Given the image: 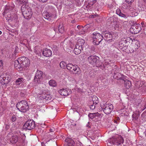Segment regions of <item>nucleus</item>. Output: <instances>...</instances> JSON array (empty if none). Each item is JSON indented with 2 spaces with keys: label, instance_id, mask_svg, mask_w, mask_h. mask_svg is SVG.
Returning <instances> with one entry per match:
<instances>
[{
  "label": "nucleus",
  "instance_id": "nucleus-38",
  "mask_svg": "<svg viewBox=\"0 0 146 146\" xmlns=\"http://www.w3.org/2000/svg\"><path fill=\"white\" fill-rule=\"evenodd\" d=\"M65 65H66V68L68 70L70 71V70H72V67H73V64H65Z\"/></svg>",
  "mask_w": 146,
  "mask_h": 146
},
{
  "label": "nucleus",
  "instance_id": "nucleus-52",
  "mask_svg": "<svg viewBox=\"0 0 146 146\" xmlns=\"http://www.w3.org/2000/svg\"><path fill=\"white\" fill-rule=\"evenodd\" d=\"M116 120H117L118 121V123L119 122V120H120V118H119V117H117L116 118Z\"/></svg>",
  "mask_w": 146,
  "mask_h": 146
},
{
  "label": "nucleus",
  "instance_id": "nucleus-33",
  "mask_svg": "<svg viewBox=\"0 0 146 146\" xmlns=\"http://www.w3.org/2000/svg\"><path fill=\"white\" fill-rule=\"evenodd\" d=\"M34 51L35 54L38 55L41 53V50H38L37 47H35Z\"/></svg>",
  "mask_w": 146,
  "mask_h": 146
},
{
  "label": "nucleus",
  "instance_id": "nucleus-5",
  "mask_svg": "<svg viewBox=\"0 0 146 146\" xmlns=\"http://www.w3.org/2000/svg\"><path fill=\"white\" fill-rule=\"evenodd\" d=\"M11 76L6 73L2 74L0 76V82L3 84H8L11 80Z\"/></svg>",
  "mask_w": 146,
  "mask_h": 146
},
{
  "label": "nucleus",
  "instance_id": "nucleus-61",
  "mask_svg": "<svg viewBox=\"0 0 146 146\" xmlns=\"http://www.w3.org/2000/svg\"><path fill=\"white\" fill-rule=\"evenodd\" d=\"M21 95L22 96H23V95H24V94L23 93H22V92H21Z\"/></svg>",
  "mask_w": 146,
  "mask_h": 146
},
{
  "label": "nucleus",
  "instance_id": "nucleus-60",
  "mask_svg": "<svg viewBox=\"0 0 146 146\" xmlns=\"http://www.w3.org/2000/svg\"><path fill=\"white\" fill-rule=\"evenodd\" d=\"M3 66V64H0V69L2 68Z\"/></svg>",
  "mask_w": 146,
  "mask_h": 146
},
{
  "label": "nucleus",
  "instance_id": "nucleus-46",
  "mask_svg": "<svg viewBox=\"0 0 146 146\" xmlns=\"http://www.w3.org/2000/svg\"><path fill=\"white\" fill-rule=\"evenodd\" d=\"M9 125H5V129H6V130H7L8 129H9Z\"/></svg>",
  "mask_w": 146,
  "mask_h": 146
},
{
  "label": "nucleus",
  "instance_id": "nucleus-24",
  "mask_svg": "<svg viewBox=\"0 0 146 146\" xmlns=\"http://www.w3.org/2000/svg\"><path fill=\"white\" fill-rule=\"evenodd\" d=\"M92 99V100L90 101V104H94L96 105L98 103V98L96 96H93Z\"/></svg>",
  "mask_w": 146,
  "mask_h": 146
},
{
  "label": "nucleus",
  "instance_id": "nucleus-35",
  "mask_svg": "<svg viewBox=\"0 0 146 146\" xmlns=\"http://www.w3.org/2000/svg\"><path fill=\"white\" fill-rule=\"evenodd\" d=\"M104 65V64H95L93 66L94 67L99 68H100V69H103L105 68V67Z\"/></svg>",
  "mask_w": 146,
  "mask_h": 146
},
{
  "label": "nucleus",
  "instance_id": "nucleus-21",
  "mask_svg": "<svg viewBox=\"0 0 146 146\" xmlns=\"http://www.w3.org/2000/svg\"><path fill=\"white\" fill-rule=\"evenodd\" d=\"M18 2L21 4H23L21 6V8L28 7V2L27 0H17Z\"/></svg>",
  "mask_w": 146,
  "mask_h": 146
},
{
  "label": "nucleus",
  "instance_id": "nucleus-19",
  "mask_svg": "<svg viewBox=\"0 0 146 146\" xmlns=\"http://www.w3.org/2000/svg\"><path fill=\"white\" fill-rule=\"evenodd\" d=\"M125 76L121 74L120 73L115 72L113 76V77L114 78H115L117 80L121 79L124 80L125 79Z\"/></svg>",
  "mask_w": 146,
  "mask_h": 146
},
{
  "label": "nucleus",
  "instance_id": "nucleus-16",
  "mask_svg": "<svg viewBox=\"0 0 146 146\" xmlns=\"http://www.w3.org/2000/svg\"><path fill=\"white\" fill-rule=\"evenodd\" d=\"M59 92L62 96H66L71 94V90L69 89L62 88L60 89L59 91Z\"/></svg>",
  "mask_w": 146,
  "mask_h": 146
},
{
  "label": "nucleus",
  "instance_id": "nucleus-13",
  "mask_svg": "<svg viewBox=\"0 0 146 146\" xmlns=\"http://www.w3.org/2000/svg\"><path fill=\"white\" fill-rule=\"evenodd\" d=\"M130 29L131 30H133V32L132 33H133L135 34L138 33L141 30L140 25L138 24H135L133 25L131 27Z\"/></svg>",
  "mask_w": 146,
  "mask_h": 146
},
{
  "label": "nucleus",
  "instance_id": "nucleus-4",
  "mask_svg": "<svg viewBox=\"0 0 146 146\" xmlns=\"http://www.w3.org/2000/svg\"><path fill=\"white\" fill-rule=\"evenodd\" d=\"M28 7H24L25 9V10H23L24 9H23V8H21V10L24 18L27 19H29L32 17L33 12L30 8Z\"/></svg>",
  "mask_w": 146,
  "mask_h": 146
},
{
  "label": "nucleus",
  "instance_id": "nucleus-15",
  "mask_svg": "<svg viewBox=\"0 0 146 146\" xmlns=\"http://www.w3.org/2000/svg\"><path fill=\"white\" fill-rule=\"evenodd\" d=\"M6 16H7L6 18L7 20H8L9 21L11 20L13 21L14 22L16 21L17 19V15L15 14H14L11 15V14H8L7 13Z\"/></svg>",
  "mask_w": 146,
  "mask_h": 146
},
{
  "label": "nucleus",
  "instance_id": "nucleus-29",
  "mask_svg": "<svg viewBox=\"0 0 146 146\" xmlns=\"http://www.w3.org/2000/svg\"><path fill=\"white\" fill-rule=\"evenodd\" d=\"M14 7L13 6H9L6 7L5 9V10L4 13L6 14V13H7L9 14V13L8 12L9 11H11L14 8Z\"/></svg>",
  "mask_w": 146,
  "mask_h": 146
},
{
  "label": "nucleus",
  "instance_id": "nucleus-26",
  "mask_svg": "<svg viewBox=\"0 0 146 146\" xmlns=\"http://www.w3.org/2000/svg\"><path fill=\"white\" fill-rule=\"evenodd\" d=\"M18 141V137L17 135L12 137L10 139V142L12 143H16Z\"/></svg>",
  "mask_w": 146,
  "mask_h": 146
},
{
  "label": "nucleus",
  "instance_id": "nucleus-57",
  "mask_svg": "<svg viewBox=\"0 0 146 146\" xmlns=\"http://www.w3.org/2000/svg\"><path fill=\"white\" fill-rule=\"evenodd\" d=\"M70 33H71V35H73V33H74V32L72 31H70Z\"/></svg>",
  "mask_w": 146,
  "mask_h": 146
},
{
  "label": "nucleus",
  "instance_id": "nucleus-64",
  "mask_svg": "<svg viewBox=\"0 0 146 146\" xmlns=\"http://www.w3.org/2000/svg\"><path fill=\"white\" fill-rule=\"evenodd\" d=\"M76 125V124H74V126H75Z\"/></svg>",
  "mask_w": 146,
  "mask_h": 146
},
{
  "label": "nucleus",
  "instance_id": "nucleus-22",
  "mask_svg": "<svg viewBox=\"0 0 146 146\" xmlns=\"http://www.w3.org/2000/svg\"><path fill=\"white\" fill-rule=\"evenodd\" d=\"M66 142L67 143L68 146H74L75 143L73 140L70 138H67L65 140Z\"/></svg>",
  "mask_w": 146,
  "mask_h": 146
},
{
  "label": "nucleus",
  "instance_id": "nucleus-55",
  "mask_svg": "<svg viewBox=\"0 0 146 146\" xmlns=\"http://www.w3.org/2000/svg\"><path fill=\"white\" fill-rule=\"evenodd\" d=\"M77 28L79 29H80L81 28V27L80 25H78L77 27Z\"/></svg>",
  "mask_w": 146,
  "mask_h": 146
},
{
  "label": "nucleus",
  "instance_id": "nucleus-62",
  "mask_svg": "<svg viewBox=\"0 0 146 146\" xmlns=\"http://www.w3.org/2000/svg\"><path fill=\"white\" fill-rule=\"evenodd\" d=\"M2 33V32H1V31H0V35H1Z\"/></svg>",
  "mask_w": 146,
  "mask_h": 146
},
{
  "label": "nucleus",
  "instance_id": "nucleus-6",
  "mask_svg": "<svg viewBox=\"0 0 146 146\" xmlns=\"http://www.w3.org/2000/svg\"><path fill=\"white\" fill-rule=\"evenodd\" d=\"M101 108L102 110H103L105 114H108L112 111L113 109V106L111 104H106L103 105L102 107H101Z\"/></svg>",
  "mask_w": 146,
  "mask_h": 146
},
{
  "label": "nucleus",
  "instance_id": "nucleus-18",
  "mask_svg": "<svg viewBox=\"0 0 146 146\" xmlns=\"http://www.w3.org/2000/svg\"><path fill=\"white\" fill-rule=\"evenodd\" d=\"M43 16L44 18L49 21L53 20L54 18V15L51 14H49L48 13H44L43 14Z\"/></svg>",
  "mask_w": 146,
  "mask_h": 146
},
{
  "label": "nucleus",
  "instance_id": "nucleus-44",
  "mask_svg": "<svg viewBox=\"0 0 146 146\" xmlns=\"http://www.w3.org/2000/svg\"><path fill=\"white\" fill-rule=\"evenodd\" d=\"M60 67L62 68H66V66L65 64H59Z\"/></svg>",
  "mask_w": 146,
  "mask_h": 146
},
{
  "label": "nucleus",
  "instance_id": "nucleus-20",
  "mask_svg": "<svg viewBox=\"0 0 146 146\" xmlns=\"http://www.w3.org/2000/svg\"><path fill=\"white\" fill-rule=\"evenodd\" d=\"M42 54L44 56L49 57L51 56L52 54V51L49 49L46 48L43 50Z\"/></svg>",
  "mask_w": 146,
  "mask_h": 146
},
{
  "label": "nucleus",
  "instance_id": "nucleus-30",
  "mask_svg": "<svg viewBox=\"0 0 146 146\" xmlns=\"http://www.w3.org/2000/svg\"><path fill=\"white\" fill-rule=\"evenodd\" d=\"M48 83L50 86L53 87L56 86V81L52 80H50L49 82Z\"/></svg>",
  "mask_w": 146,
  "mask_h": 146
},
{
  "label": "nucleus",
  "instance_id": "nucleus-9",
  "mask_svg": "<svg viewBox=\"0 0 146 146\" xmlns=\"http://www.w3.org/2000/svg\"><path fill=\"white\" fill-rule=\"evenodd\" d=\"M15 64H29L30 60L29 59L25 57H21L18 58L14 61Z\"/></svg>",
  "mask_w": 146,
  "mask_h": 146
},
{
  "label": "nucleus",
  "instance_id": "nucleus-43",
  "mask_svg": "<svg viewBox=\"0 0 146 146\" xmlns=\"http://www.w3.org/2000/svg\"><path fill=\"white\" fill-rule=\"evenodd\" d=\"M126 2L128 3V5L129 3H131L133 2L134 0H125Z\"/></svg>",
  "mask_w": 146,
  "mask_h": 146
},
{
  "label": "nucleus",
  "instance_id": "nucleus-34",
  "mask_svg": "<svg viewBox=\"0 0 146 146\" xmlns=\"http://www.w3.org/2000/svg\"><path fill=\"white\" fill-rule=\"evenodd\" d=\"M139 115L138 114L136 113H134L132 115L133 119L135 120H137L139 117Z\"/></svg>",
  "mask_w": 146,
  "mask_h": 146
},
{
  "label": "nucleus",
  "instance_id": "nucleus-14",
  "mask_svg": "<svg viewBox=\"0 0 146 146\" xmlns=\"http://www.w3.org/2000/svg\"><path fill=\"white\" fill-rule=\"evenodd\" d=\"M102 34L105 40L108 41L111 39L112 36L111 33L108 31H105L102 32Z\"/></svg>",
  "mask_w": 146,
  "mask_h": 146
},
{
  "label": "nucleus",
  "instance_id": "nucleus-32",
  "mask_svg": "<svg viewBox=\"0 0 146 146\" xmlns=\"http://www.w3.org/2000/svg\"><path fill=\"white\" fill-rule=\"evenodd\" d=\"M21 65V64H14V66L17 70L21 71L23 70V67Z\"/></svg>",
  "mask_w": 146,
  "mask_h": 146
},
{
  "label": "nucleus",
  "instance_id": "nucleus-40",
  "mask_svg": "<svg viewBox=\"0 0 146 146\" xmlns=\"http://www.w3.org/2000/svg\"><path fill=\"white\" fill-rule=\"evenodd\" d=\"M90 108L92 110H94L96 107V105H95V104H90Z\"/></svg>",
  "mask_w": 146,
  "mask_h": 146
},
{
  "label": "nucleus",
  "instance_id": "nucleus-58",
  "mask_svg": "<svg viewBox=\"0 0 146 146\" xmlns=\"http://www.w3.org/2000/svg\"><path fill=\"white\" fill-rule=\"evenodd\" d=\"M3 61L2 60H0V63H1V64H3Z\"/></svg>",
  "mask_w": 146,
  "mask_h": 146
},
{
  "label": "nucleus",
  "instance_id": "nucleus-1",
  "mask_svg": "<svg viewBox=\"0 0 146 146\" xmlns=\"http://www.w3.org/2000/svg\"><path fill=\"white\" fill-rule=\"evenodd\" d=\"M16 107L20 111L25 112L28 110L29 106L26 101L22 100L17 103L16 104Z\"/></svg>",
  "mask_w": 146,
  "mask_h": 146
},
{
  "label": "nucleus",
  "instance_id": "nucleus-39",
  "mask_svg": "<svg viewBox=\"0 0 146 146\" xmlns=\"http://www.w3.org/2000/svg\"><path fill=\"white\" fill-rule=\"evenodd\" d=\"M17 119L15 115H13L12 116L11 119V120L12 122H14Z\"/></svg>",
  "mask_w": 146,
  "mask_h": 146
},
{
  "label": "nucleus",
  "instance_id": "nucleus-42",
  "mask_svg": "<svg viewBox=\"0 0 146 146\" xmlns=\"http://www.w3.org/2000/svg\"><path fill=\"white\" fill-rule=\"evenodd\" d=\"M142 91L144 92H146V86L145 85L143 87Z\"/></svg>",
  "mask_w": 146,
  "mask_h": 146
},
{
  "label": "nucleus",
  "instance_id": "nucleus-63",
  "mask_svg": "<svg viewBox=\"0 0 146 146\" xmlns=\"http://www.w3.org/2000/svg\"><path fill=\"white\" fill-rule=\"evenodd\" d=\"M128 6H127V7H126V8H128Z\"/></svg>",
  "mask_w": 146,
  "mask_h": 146
},
{
  "label": "nucleus",
  "instance_id": "nucleus-53",
  "mask_svg": "<svg viewBox=\"0 0 146 146\" xmlns=\"http://www.w3.org/2000/svg\"><path fill=\"white\" fill-rule=\"evenodd\" d=\"M81 30H83V31H81V33H80V34H84L85 33V32L84 31V30H83V29H81Z\"/></svg>",
  "mask_w": 146,
  "mask_h": 146
},
{
  "label": "nucleus",
  "instance_id": "nucleus-7",
  "mask_svg": "<svg viewBox=\"0 0 146 146\" xmlns=\"http://www.w3.org/2000/svg\"><path fill=\"white\" fill-rule=\"evenodd\" d=\"M48 92L42 91L37 94V98L41 100L45 99L46 100H50L52 97Z\"/></svg>",
  "mask_w": 146,
  "mask_h": 146
},
{
  "label": "nucleus",
  "instance_id": "nucleus-59",
  "mask_svg": "<svg viewBox=\"0 0 146 146\" xmlns=\"http://www.w3.org/2000/svg\"><path fill=\"white\" fill-rule=\"evenodd\" d=\"M118 122V121L116 120H114V123H117Z\"/></svg>",
  "mask_w": 146,
  "mask_h": 146
},
{
  "label": "nucleus",
  "instance_id": "nucleus-54",
  "mask_svg": "<svg viewBox=\"0 0 146 146\" xmlns=\"http://www.w3.org/2000/svg\"><path fill=\"white\" fill-rule=\"evenodd\" d=\"M144 108L142 110V111H143L145 108H146V102L145 103V104L144 105Z\"/></svg>",
  "mask_w": 146,
  "mask_h": 146
},
{
  "label": "nucleus",
  "instance_id": "nucleus-37",
  "mask_svg": "<svg viewBox=\"0 0 146 146\" xmlns=\"http://www.w3.org/2000/svg\"><path fill=\"white\" fill-rule=\"evenodd\" d=\"M75 65H74L73 64V67H72V70H70V71H72V72H73V71L75 72L77 70L78 66L76 64H75Z\"/></svg>",
  "mask_w": 146,
  "mask_h": 146
},
{
  "label": "nucleus",
  "instance_id": "nucleus-49",
  "mask_svg": "<svg viewBox=\"0 0 146 146\" xmlns=\"http://www.w3.org/2000/svg\"><path fill=\"white\" fill-rule=\"evenodd\" d=\"M84 0H79L78 2H77L80 4H81V3Z\"/></svg>",
  "mask_w": 146,
  "mask_h": 146
},
{
  "label": "nucleus",
  "instance_id": "nucleus-23",
  "mask_svg": "<svg viewBox=\"0 0 146 146\" xmlns=\"http://www.w3.org/2000/svg\"><path fill=\"white\" fill-rule=\"evenodd\" d=\"M128 41L127 40L126 38H122L119 43V45L120 46L122 47H125L127 46L126 45L127 43V42Z\"/></svg>",
  "mask_w": 146,
  "mask_h": 146
},
{
  "label": "nucleus",
  "instance_id": "nucleus-51",
  "mask_svg": "<svg viewBox=\"0 0 146 146\" xmlns=\"http://www.w3.org/2000/svg\"><path fill=\"white\" fill-rule=\"evenodd\" d=\"M42 2H44L48 0H38Z\"/></svg>",
  "mask_w": 146,
  "mask_h": 146
},
{
  "label": "nucleus",
  "instance_id": "nucleus-41",
  "mask_svg": "<svg viewBox=\"0 0 146 146\" xmlns=\"http://www.w3.org/2000/svg\"><path fill=\"white\" fill-rule=\"evenodd\" d=\"M137 15V13L132 12L130 16L132 17H135Z\"/></svg>",
  "mask_w": 146,
  "mask_h": 146
},
{
  "label": "nucleus",
  "instance_id": "nucleus-8",
  "mask_svg": "<svg viewBox=\"0 0 146 146\" xmlns=\"http://www.w3.org/2000/svg\"><path fill=\"white\" fill-rule=\"evenodd\" d=\"M35 127V123L33 120H28L24 125V127L26 129L31 130L34 129Z\"/></svg>",
  "mask_w": 146,
  "mask_h": 146
},
{
  "label": "nucleus",
  "instance_id": "nucleus-10",
  "mask_svg": "<svg viewBox=\"0 0 146 146\" xmlns=\"http://www.w3.org/2000/svg\"><path fill=\"white\" fill-rule=\"evenodd\" d=\"M88 63L90 64L98 63L100 61L99 58L96 56H90L88 58Z\"/></svg>",
  "mask_w": 146,
  "mask_h": 146
},
{
  "label": "nucleus",
  "instance_id": "nucleus-2",
  "mask_svg": "<svg viewBox=\"0 0 146 146\" xmlns=\"http://www.w3.org/2000/svg\"><path fill=\"white\" fill-rule=\"evenodd\" d=\"M108 141L110 143L118 146H122L121 145L123 143L124 141L123 137L119 136L112 138L109 139Z\"/></svg>",
  "mask_w": 146,
  "mask_h": 146
},
{
  "label": "nucleus",
  "instance_id": "nucleus-28",
  "mask_svg": "<svg viewBox=\"0 0 146 146\" xmlns=\"http://www.w3.org/2000/svg\"><path fill=\"white\" fill-rule=\"evenodd\" d=\"M82 50L83 49L77 48L76 46L75 48L74 49V52L76 54L78 55L80 54Z\"/></svg>",
  "mask_w": 146,
  "mask_h": 146
},
{
  "label": "nucleus",
  "instance_id": "nucleus-50",
  "mask_svg": "<svg viewBox=\"0 0 146 146\" xmlns=\"http://www.w3.org/2000/svg\"><path fill=\"white\" fill-rule=\"evenodd\" d=\"M141 25H142V27H144L145 26L144 23L143 22H142L141 23Z\"/></svg>",
  "mask_w": 146,
  "mask_h": 146
},
{
  "label": "nucleus",
  "instance_id": "nucleus-48",
  "mask_svg": "<svg viewBox=\"0 0 146 146\" xmlns=\"http://www.w3.org/2000/svg\"><path fill=\"white\" fill-rule=\"evenodd\" d=\"M67 63V62H65V61H63L61 62L60 64H64V63H65V64H66Z\"/></svg>",
  "mask_w": 146,
  "mask_h": 146
},
{
  "label": "nucleus",
  "instance_id": "nucleus-12",
  "mask_svg": "<svg viewBox=\"0 0 146 146\" xmlns=\"http://www.w3.org/2000/svg\"><path fill=\"white\" fill-rule=\"evenodd\" d=\"M88 116L91 119H93L94 118L97 119V120L95 121H97L100 120L101 117L102 116V114L101 113H99L98 112L89 113Z\"/></svg>",
  "mask_w": 146,
  "mask_h": 146
},
{
  "label": "nucleus",
  "instance_id": "nucleus-56",
  "mask_svg": "<svg viewBox=\"0 0 146 146\" xmlns=\"http://www.w3.org/2000/svg\"><path fill=\"white\" fill-rule=\"evenodd\" d=\"M91 49L92 50L94 51L95 49V48L94 47H92L91 48Z\"/></svg>",
  "mask_w": 146,
  "mask_h": 146
},
{
  "label": "nucleus",
  "instance_id": "nucleus-17",
  "mask_svg": "<svg viewBox=\"0 0 146 146\" xmlns=\"http://www.w3.org/2000/svg\"><path fill=\"white\" fill-rule=\"evenodd\" d=\"M85 40L82 39H79L77 41L76 46L77 48L83 49V46L85 43Z\"/></svg>",
  "mask_w": 146,
  "mask_h": 146
},
{
  "label": "nucleus",
  "instance_id": "nucleus-25",
  "mask_svg": "<svg viewBox=\"0 0 146 146\" xmlns=\"http://www.w3.org/2000/svg\"><path fill=\"white\" fill-rule=\"evenodd\" d=\"M123 80L124 81V86L127 89L129 88L131 86V82L129 80L126 79L125 80L124 79V80Z\"/></svg>",
  "mask_w": 146,
  "mask_h": 146
},
{
  "label": "nucleus",
  "instance_id": "nucleus-27",
  "mask_svg": "<svg viewBox=\"0 0 146 146\" xmlns=\"http://www.w3.org/2000/svg\"><path fill=\"white\" fill-rule=\"evenodd\" d=\"M116 13L117 15L121 17H123L125 18H126L127 17V16L126 15L121 13L120 9H118L116 10Z\"/></svg>",
  "mask_w": 146,
  "mask_h": 146
},
{
  "label": "nucleus",
  "instance_id": "nucleus-36",
  "mask_svg": "<svg viewBox=\"0 0 146 146\" xmlns=\"http://www.w3.org/2000/svg\"><path fill=\"white\" fill-rule=\"evenodd\" d=\"M23 78H19L16 81V83L17 84L19 85L20 83L23 82Z\"/></svg>",
  "mask_w": 146,
  "mask_h": 146
},
{
  "label": "nucleus",
  "instance_id": "nucleus-3",
  "mask_svg": "<svg viewBox=\"0 0 146 146\" xmlns=\"http://www.w3.org/2000/svg\"><path fill=\"white\" fill-rule=\"evenodd\" d=\"M92 37L93 39V43L96 45H98L103 38L102 34L101 35L100 33H96L93 34Z\"/></svg>",
  "mask_w": 146,
  "mask_h": 146
},
{
  "label": "nucleus",
  "instance_id": "nucleus-11",
  "mask_svg": "<svg viewBox=\"0 0 146 146\" xmlns=\"http://www.w3.org/2000/svg\"><path fill=\"white\" fill-rule=\"evenodd\" d=\"M42 72L40 71H37L34 78V81L36 83L39 84L42 79Z\"/></svg>",
  "mask_w": 146,
  "mask_h": 146
},
{
  "label": "nucleus",
  "instance_id": "nucleus-31",
  "mask_svg": "<svg viewBox=\"0 0 146 146\" xmlns=\"http://www.w3.org/2000/svg\"><path fill=\"white\" fill-rule=\"evenodd\" d=\"M58 29V31L60 33H62L64 31V27L62 24L59 25Z\"/></svg>",
  "mask_w": 146,
  "mask_h": 146
},
{
  "label": "nucleus",
  "instance_id": "nucleus-47",
  "mask_svg": "<svg viewBox=\"0 0 146 146\" xmlns=\"http://www.w3.org/2000/svg\"><path fill=\"white\" fill-rule=\"evenodd\" d=\"M108 5V7L110 8H112L113 7V5H111V4H109Z\"/></svg>",
  "mask_w": 146,
  "mask_h": 146
},
{
  "label": "nucleus",
  "instance_id": "nucleus-45",
  "mask_svg": "<svg viewBox=\"0 0 146 146\" xmlns=\"http://www.w3.org/2000/svg\"><path fill=\"white\" fill-rule=\"evenodd\" d=\"M50 132H53L55 131V129L54 128H50Z\"/></svg>",
  "mask_w": 146,
  "mask_h": 146
}]
</instances>
